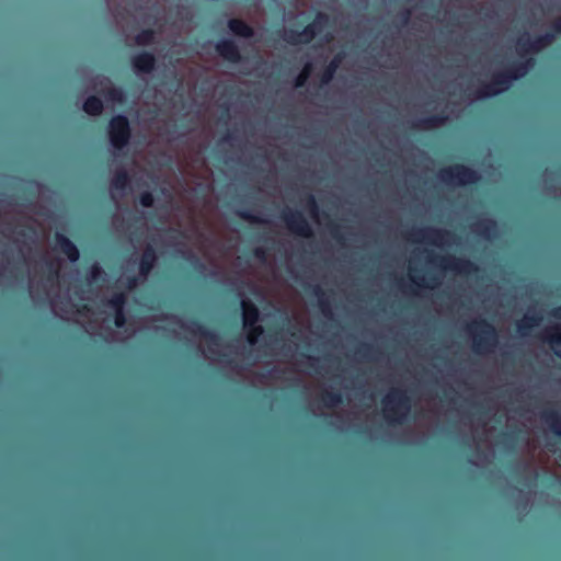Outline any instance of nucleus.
<instances>
[{"label": "nucleus", "instance_id": "nucleus-29", "mask_svg": "<svg viewBox=\"0 0 561 561\" xmlns=\"http://www.w3.org/2000/svg\"><path fill=\"white\" fill-rule=\"evenodd\" d=\"M156 41V32L152 28H145L135 36V43L139 46L152 45Z\"/></svg>", "mask_w": 561, "mask_h": 561}, {"label": "nucleus", "instance_id": "nucleus-52", "mask_svg": "<svg viewBox=\"0 0 561 561\" xmlns=\"http://www.w3.org/2000/svg\"><path fill=\"white\" fill-rule=\"evenodd\" d=\"M371 350H373L371 345H369V344H363V346L359 348V351H358V352H359L363 356H366V355H367V353H368L369 351H371Z\"/></svg>", "mask_w": 561, "mask_h": 561}, {"label": "nucleus", "instance_id": "nucleus-8", "mask_svg": "<svg viewBox=\"0 0 561 561\" xmlns=\"http://www.w3.org/2000/svg\"><path fill=\"white\" fill-rule=\"evenodd\" d=\"M280 218L287 229L294 234L302 238H311L313 236L312 228L301 211L286 208L282 211Z\"/></svg>", "mask_w": 561, "mask_h": 561}, {"label": "nucleus", "instance_id": "nucleus-35", "mask_svg": "<svg viewBox=\"0 0 561 561\" xmlns=\"http://www.w3.org/2000/svg\"><path fill=\"white\" fill-rule=\"evenodd\" d=\"M306 208L308 209L309 214L312 216V217H316L318 216L319 214V205L316 201V197L312 195V194H307L306 195Z\"/></svg>", "mask_w": 561, "mask_h": 561}, {"label": "nucleus", "instance_id": "nucleus-23", "mask_svg": "<svg viewBox=\"0 0 561 561\" xmlns=\"http://www.w3.org/2000/svg\"><path fill=\"white\" fill-rule=\"evenodd\" d=\"M541 417L556 435L561 436V412L547 409L542 412Z\"/></svg>", "mask_w": 561, "mask_h": 561}, {"label": "nucleus", "instance_id": "nucleus-36", "mask_svg": "<svg viewBox=\"0 0 561 561\" xmlns=\"http://www.w3.org/2000/svg\"><path fill=\"white\" fill-rule=\"evenodd\" d=\"M328 228H329V232L331 234V237L340 244H343L344 243V236L343 233L341 232V227L331 221L329 225H328Z\"/></svg>", "mask_w": 561, "mask_h": 561}, {"label": "nucleus", "instance_id": "nucleus-45", "mask_svg": "<svg viewBox=\"0 0 561 561\" xmlns=\"http://www.w3.org/2000/svg\"><path fill=\"white\" fill-rule=\"evenodd\" d=\"M458 528H413V530H457ZM508 530H518L519 528H507ZM530 533V530H534L535 528H525ZM551 530H554L556 528H550Z\"/></svg>", "mask_w": 561, "mask_h": 561}, {"label": "nucleus", "instance_id": "nucleus-10", "mask_svg": "<svg viewBox=\"0 0 561 561\" xmlns=\"http://www.w3.org/2000/svg\"><path fill=\"white\" fill-rule=\"evenodd\" d=\"M512 78L505 71L501 70L494 72L491 77L490 82L483 83L476 92L478 98H491L501 94L502 92L510 89L512 85Z\"/></svg>", "mask_w": 561, "mask_h": 561}, {"label": "nucleus", "instance_id": "nucleus-50", "mask_svg": "<svg viewBox=\"0 0 561 561\" xmlns=\"http://www.w3.org/2000/svg\"><path fill=\"white\" fill-rule=\"evenodd\" d=\"M552 30L554 31L556 34L561 33V16L553 22Z\"/></svg>", "mask_w": 561, "mask_h": 561}, {"label": "nucleus", "instance_id": "nucleus-11", "mask_svg": "<svg viewBox=\"0 0 561 561\" xmlns=\"http://www.w3.org/2000/svg\"><path fill=\"white\" fill-rule=\"evenodd\" d=\"M330 18L323 12H318L313 21L300 31L302 44H309L324 27L329 25Z\"/></svg>", "mask_w": 561, "mask_h": 561}, {"label": "nucleus", "instance_id": "nucleus-21", "mask_svg": "<svg viewBox=\"0 0 561 561\" xmlns=\"http://www.w3.org/2000/svg\"><path fill=\"white\" fill-rule=\"evenodd\" d=\"M343 59L344 53L340 51L330 60L320 76L321 84H328L332 81Z\"/></svg>", "mask_w": 561, "mask_h": 561}, {"label": "nucleus", "instance_id": "nucleus-20", "mask_svg": "<svg viewBox=\"0 0 561 561\" xmlns=\"http://www.w3.org/2000/svg\"><path fill=\"white\" fill-rule=\"evenodd\" d=\"M447 121L448 116L444 112H442L419 119L417 123L415 124V127L424 130H430L445 125Z\"/></svg>", "mask_w": 561, "mask_h": 561}, {"label": "nucleus", "instance_id": "nucleus-16", "mask_svg": "<svg viewBox=\"0 0 561 561\" xmlns=\"http://www.w3.org/2000/svg\"><path fill=\"white\" fill-rule=\"evenodd\" d=\"M19 526H122L121 524H20ZM124 526H207L206 524H125ZM217 526H221L218 524Z\"/></svg>", "mask_w": 561, "mask_h": 561}, {"label": "nucleus", "instance_id": "nucleus-5", "mask_svg": "<svg viewBox=\"0 0 561 561\" xmlns=\"http://www.w3.org/2000/svg\"><path fill=\"white\" fill-rule=\"evenodd\" d=\"M241 309L243 327L247 331V340L250 345L257 343L259 337L264 333V329L259 324L260 310L254 302L248 298L241 299Z\"/></svg>", "mask_w": 561, "mask_h": 561}, {"label": "nucleus", "instance_id": "nucleus-24", "mask_svg": "<svg viewBox=\"0 0 561 561\" xmlns=\"http://www.w3.org/2000/svg\"><path fill=\"white\" fill-rule=\"evenodd\" d=\"M545 340L552 347L556 356L561 359V324H557L547 330Z\"/></svg>", "mask_w": 561, "mask_h": 561}, {"label": "nucleus", "instance_id": "nucleus-9", "mask_svg": "<svg viewBox=\"0 0 561 561\" xmlns=\"http://www.w3.org/2000/svg\"><path fill=\"white\" fill-rule=\"evenodd\" d=\"M434 262L445 271L466 276L472 275L479 271V266L471 260L454 255L438 256Z\"/></svg>", "mask_w": 561, "mask_h": 561}, {"label": "nucleus", "instance_id": "nucleus-4", "mask_svg": "<svg viewBox=\"0 0 561 561\" xmlns=\"http://www.w3.org/2000/svg\"><path fill=\"white\" fill-rule=\"evenodd\" d=\"M438 176L445 184L460 186L478 184L481 179L477 170L460 163L442 169Z\"/></svg>", "mask_w": 561, "mask_h": 561}, {"label": "nucleus", "instance_id": "nucleus-1", "mask_svg": "<svg viewBox=\"0 0 561 561\" xmlns=\"http://www.w3.org/2000/svg\"><path fill=\"white\" fill-rule=\"evenodd\" d=\"M472 336V346L476 353L491 352L499 343V334L495 327L485 319H477L467 325Z\"/></svg>", "mask_w": 561, "mask_h": 561}, {"label": "nucleus", "instance_id": "nucleus-14", "mask_svg": "<svg viewBox=\"0 0 561 561\" xmlns=\"http://www.w3.org/2000/svg\"><path fill=\"white\" fill-rule=\"evenodd\" d=\"M158 262V254L153 245L147 244L144 249L139 263L138 272L141 277H148Z\"/></svg>", "mask_w": 561, "mask_h": 561}, {"label": "nucleus", "instance_id": "nucleus-27", "mask_svg": "<svg viewBox=\"0 0 561 561\" xmlns=\"http://www.w3.org/2000/svg\"><path fill=\"white\" fill-rule=\"evenodd\" d=\"M320 401L325 408H334L343 402V397L340 391L323 390Z\"/></svg>", "mask_w": 561, "mask_h": 561}, {"label": "nucleus", "instance_id": "nucleus-53", "mask_svg": "<svg viewBox=\"0 0 561 561\" xmlns=\"http://www.w3.org/2000/svg\"><path fill=\"white\" fill-rule=\"evenodd\" d=\"M236 137H234V134L233 133H227V135L225 137H222V141H230V140H233Z\"/></svg>", "mask_w": 561, "mask_h": 561}, {"label": "nucleus", "instance_id": "nucleus-17", "mask_svg": "<svg viewBox=\"0 0 561 561\" xmlns=\"http://www.w3.org/2000/svg\"><path fill=\"white\" fill-rule=\"evenodd\" d=\"M542 321V316L539 312H527L524 318L517 322V332L522 336H526L530 333L531 329L539 325Z\"/></svg>", "mask_w": 561, "mask_h": 561}, {"label": "nucleus", "instance_id": "nucleus-19", "mask_svg": "<svg viewBox=\"0 0 561 561\" xmlns=\"http://www.w3.org/2000/svg\"><path fill=\"white\" fill-rule=\"evenodd\" d=\"M228 28L233 35L239 37L252 38L254 36L253 27L238 18H232L228 21Z\"/></svg>", "mask_w": 561, "mask_h": 561}, {"label": "nucleus", "instance_id": "nucleus-30", "mask_svg": "<svg viewBox=\"0 0 561 561\" xmlns=\"http://www.w3.org/2000/svg\"><path fill=\"white\" fill-rule=\"evenodd\" d=\"M519 60H515L517 66V70L519 73V78H524L528 71L535 66V59L533 56L525 55L524 57H519Z\"/></svg>", "mask_w": 561, "mask_h": 561}, {"label": "nucleus", "instance_id": "nucleus-2", "mask_svg": "<svg viewBox=\"0 0 561 561\" xmlns=\"http://www.w3.org/2000/svg\"><path fill=\"white\" fill-rule=\"evenodd\" d=\"M383 416L390 424H401L411 410V399L401 389L391 390L383 399Z\"/></svg>", "mask_w": 561, "mask_h": 561}, {"label": "nucleus", "instance_id": "nucleus-31", "mask_svg": "<svg viewBox=\"0 0 561 561\" xmlns=\"http://www.w3.org/2000/svg\"><path fill=\"white\" fill-rule=\"evenodd\" d=\"M127 302V296L125 293H115L107 301L106 306L112 308L114 311L125 309Z\"/></svg>", "mask_w": 561, "mask_h": 561}, {"label": "nucleus", "instance_id": "nucleus-42", "mask_svg": "<svg viewBox=\"0 0 561 561\" xmlns=\"http://www.w3.org/2000/svg\"><path fill=\"white\" fill-rule=\"evenodd\" d=\"M104 271L102 270V267H100L98 264H94L91 270H90V279L91 280H99V279H104Z\"/></svg>", "mask_w": 561, "mask_h": 561}, {"label": "nucleus", "instance_id": "nucleus-34", "mask_svg": "<svg viewBox=\"0 0 561 561\" xmlns=\"http://www.w3.org/2000/svg\"><path fill=\"white\" fill-rule=\"evenodd\" d=\"M237 216L245 221L251 224H262L264 219L257 215H254L252 211L247 209L237 210Z\"/></svg>", "mask_w": 561, "mask_h": 561}, {"label": "nucleus", "instance_id": "nucleus-13", "mask_svg": "<svg viewBox=\"0 0 561 561\" xmlns=\"http://www.w3.org/2000/svg\"><path fill=\"white\" fill-rule=\"evenodd\" d=\"M215 50L222 59L231 64H238L242 60L237 44L230 38L219 39L215 44Z\"/></svg>", "mask_w": 561, "mask_h": 561}, {"label": "nucleus", "instance_id": "nucleus-22", "mask_svg": "<svg viewBox=\"0 0 561 561\" xmlns=\"http://www.w3.org/2000/svg\"><path fill=\"white\" fill-rule=\"evenodd\" d=\"M496 228V221L492 218H483L472 226L473 231L484 239H490L495 233Z\"/></svg>", "mask_w": 561, "mask_h": 561}, {"label": "nucleus", "instance_id": "nucleus-6", "mask_svg": "<svg viewBox=\"0 0 561 561\" xmlns=\"http://www.w3.org/2000/svg\"><path fill=\"white\" fill-rule=\"evenodd\" d=\"M414 241L424 240L432 244H450L456 241L457 236L450 230L434 227L414 228L409 232Z\"/></svg>", "mask_w": 561, "mask_h": 561}, {"label": "nucleus", "instance_id": "nucleus-33", "mask_svg": "<svg viewBox=\"0 0 561 561\" xmlns=\"http://www.w3.org/2000/svg\"><path fill=\"white\" fill-rule=\"evenodd\" d=\"M312 71V65L307 62L302 69V71L296 77L294 81L295 88H302L307 83V80Z\"/></svg>", "mask_w": 561, "mask_h": 561}, {"label": "nucleus", "instance_id": "nucleus-40", "mask_svg": "<svg viewBox=\"0 0 561 561\" xmlns=\"http://www.w3.org/2000/svg\"><path fill=\"white\" fill-rule=\"evenodd\" d=\"M126 320L125 309L114 311V324L116 328H123L126 324Z\"/></svg>", "mask_w": 561, "mask_h": 561}, {"label": "nucleus", "instance_id": "nucleus-46", "mask_svg": "<svg viewBox=\"0 0 561 561\" xmlns=\"http://www.w3.org/2000/svg\"><path fill=\"white\" fill-rule=\"evenodd\" d=\"M402 25H407L410 22L411 11L409 9L399 13Z\"/></svg>", "mask_w": 561, "mask_h": 561}, {"label": "nucleus", "instance_id": "nucleus-25", "mask_svg": "<svg viewBox=\"0 0 561 561\" xmlns=\"http://www.w3.org/2000/svg\"><path fill=\"white\" fill-rule=\"evenodd\" d=\"M104 105L100 98L90 95L85 99L82 110L91 116H99L103 112Z\"/></svg>", "mask_w": 561, "mask_h": 561}, {"label": "nucleus", "instance_id": "nucleus-47", "mask_svg": "<svg viewBox=\"0 0 561 561\" xmlns=\"http://www.w3.org/2000/svg\"><path fill=\"white\" fill-rule=\"evenodd\" d=\"M188 260L191 261V263H192L195 267H198V268H202V270L205 267V266H204V264L201 262V260H199L196 255H194V254H192V253H190V255H188Z\"/></svg>", "mask_w": 561, "mask_h": 561}, {"label": "nucleus", "instance_id": "nucleus-26", "mask_svg": "<svg viewBox=\"0 0 561 561\" xmlns=\"http://www.w3.org/2000/svg\"><path fill=\"white\" fill-rule=\"evenodd\" d=\"M312 293L318 297L319 307L323 316L331 318L333 314L331 302L325 291L319 285H316L312 287Z\"/></svg>", "mask_w": 561, "mask_h": 561}, {"label": "nucleus", "instance_id": "nucleus-55", "mask_svg": "<svg viewBox=\"0 0 561 561\" xmlns=\"http://www.w3.org/2000/svg\"><path fill=\"white\" fill-rule=\"evenodd\" d=\"M536 477H537V474H530V473H528V478H527V480H526L525 484H526V485H529V484H530V482H531Z\"/></svg>", "mask_w": 561, "mask_h": 561}, {"label": "nucleus", "instance_id": "nucleus-3", "mask_svg": "<svg viewBox=\"0 0 561 561\" xmlns=\"http://www.w3.org/2000/svg\"><path fill=\"white\" fill-rule=\"evenodd\" d=\"M107 137L111 146L117 152L127 147L131 138V127L127 116L117 114L111 117L107 126Z\"/></svg>", "mask_w": 561, "mask_h": 561}, {"label": "nucleus", "instance_id": "nucleus-49", "mask_svg": "<svg viewBox=\"0 0 561 561\" xmlns=\"http://www.w3.org/2000/svg\"><path fill=\"white\" fill-rule=\"evenodd\" d=\"M550 316L554 319H558V320H561V305L553 308L551 311H550Z\"/></svg>", "mask_w": 561, "mask_h": 561}, {"label": "nucleus", "instance_id": "nucleus-51", "mask_svg": "<svg viewBox=\"0 0 561 561\" xmlns=\"http://www.w3.org/2000/svg\"><path fill=\"white\" fill-rule=\"evenodd\" d=\"M137 284H138V278L137 277H135V276L129 277L128 278V283H127V288L128 289H133V288H135L137 286Z\"/></svg>", "mask_w": 561, "mask_h": 561}, {"label": "nucleus", "instance_id": "nucleus-15", "mask_svg": "<svg viewBox=\"0 0 561 561\" xmlns=\"http://www.w3.org/2000/svg\"><path fill=\"white\" fill-rule=\"evenodd\" d=\"M57 249L67 256L71 263H76L80 257L77 245L65 234L57 232L55 234Z\"/></svg>", "mask_w": 561, "mask_h": 561}, {"label": "nucleus", "instance_id": "nucleus-48", "mask_svg": "<svg viewBox=\"0 0 561 561\" xmlns=\"http://www.w3.org/2000/svg\"><path fill=\"white\" fill-rule=\"evenodd\" d=\"M254 256L260 259V260H265L266 257V251L262 248H256L254 250Z\"/></svg>", "mask_w": 561, "mask_h": 561}, {"label": "nucleus", "instance_id": "nucleus-44", "mask_svg": "<svg viewBox=\"0 0 561 561\" xmlns=\"http://www.w3.org/2000/svg\"><path fill=\"white\" fill-rule=\"evenodd\" d=\"M301 356L308 360V367L318 373L317 364L319 363V358L308 354H301Z\"/></svg>", "mask_w": 561, "mask_h": 561}, {"label": "nucleus", "instance_id": "nucleus-56", "mask_svg": "<svg viewBox=\"0 0 561 561\" xmlns=\"http://www.w3.org/2000/svg\"><path fill=\"white\" fill-rule=\"evenodd\" d=\"M548 526H549V527H552L553 525H552V524H549Z\"/></svg>", "mask_w": 561, "mask_h": 561}, {"label": "nucleus", "instance_id": "nucleus-38", "mask_svg": "<svg viewBox=\"0 0 561 561\" xmlns=\"http://www.w3.org/2000/svg\"><path fill=\"white\" fill-rule=\"evenodd\" d=\"M105 95L112 101L121 102L123 100L124 93L121 88L110 87L106 90Z\"/></svg>", "mask_w": 561, "mask_h": 561}, {"label": "nucleus", "instance_id": "nucleus-18", "mask_svg": "<svg viewBox=\"0 0 561 561\" xmlns=\"http://www.w3.org/2000/svg\"><path fill=\"white\" fill-rule=\"evenodd\" d=\"M187 330L196 335H199L201 337H204L211 344H218L219 336L216 334L213 330L207 328L205 324H203L199 320L193 319L190 322V327Z\"/></svg>", "mask_w": 561, "mask_h": 561}, {"label": "nucleus", "instance_id": "nucleus-43", "mask_svg": "<svg viewBox=\"0 0 561 561\" xmlns=\"http://www.w3.org/2000/svg\"><path fill=\"white\" fill-rule=\"evenodd\" d=\"M46 267L48 271V278L55 279L59 275V268L54 261H46Z\"/></svg>", "mask_w": 561, "mask_h": 561}, {"label": "nucleus", "instance_id": "nucleus-32", "mask_svg": "<svg viewBox=\"0 0 561 561\" xmlns=\"http://www.w3.org/2000/svg\"><path fill=\"white\" fill-rule=\"evenodd\" d=\"M278 33H282L283 39L286 43H288L289 45L302 44L300 31L289 28V30L278 31Z\"/></svg>", "mask_w": 561, "mask_h": 561}, {"label": "nucleus", "instance_id": "nucleus-54", "mask_svg": "<svg viewBox=\"0 0 561 561\" xmlns=\"http://www.w3.org/2000/svg\"><path fill=\"white\" fill-rule=\"evenodd\" d=\"M322 39L324 43H330L333 39V36L331 33H327Z\"/></svg>", "mask_w": 561, "mask_h": 561}, {"label": "nucleus", "instance_id": "nucleus-37", "mask_svg": "<svg viewBox=\"0 0 561 561\" xmlns=\"http://www.w3.org/2000/svg\"><path fill=\"white\" fill-rule=\"evenodd\" d=\"M138 202L142 207L150 208L154 204V196L150 191L140 193Z\"/></svg>", "mask_w": 561, "mask_h": 561}, {"label": "nucleus", "instance_id": "nucleus-41", "mask_svg": "<svg viewBox=\"0 0 561 561\" xmlns=\"http://www.w3.org/2000/svg\"><path fill=\"white\" fill-rule=\"evenodd\" d=\"M503 71H505L506 73H508V76L511 77H514V78H510V80L512 82L514 81H517L519 80V73H518V70H517V66L515 64V61H512L511 64H508L504 69Z\"/></svg>", "mask_w": 561, "mask_h": 561}, {"label": "nucleus", "instance_id": "nucleus-12", "mask_svg": "<svg viewBox=\"0 0 561 561\" xmlns=\"http://www.w3.org/2000/svg\"><path fill=\"white\" fill-rule=\"evenodd\" d=\"M130 64L135 72L149 75L154 70L157 59L153 53L142 50L130 58Z\"/></svg>", "mask_w": 561, "mask_h": 561}, {"label": "nucleus", "instance_id": "nucleus-39", "mask_svg": "<svg viewBox=\"0 0 561 561\" xmlns=\"http://www.w3.org/2000/svg\"><path fill=\"white\" fill-rule=\"evenodd\" d=\"M411 279L417 287H426V288H432L434 285L437 284V280H438L437 277H435V276H431L426 280L424 278H420L421 282H419V278H416V277H412Z\"/></svg>", "mask_w": 561, "mask_h": 561}, {"label": "nucleus", "instance_id": "nucleus-28", "mask_svg": "<svg viewBox=\"0 0 561 561\" xmlns=\"http://www.w3.org/2000/svg\"><path fill=\"white\" fill-rule=\"evenodd\" d=\"M130 183L129 173L125 169H119L115 172L112 179V187L117 191H125Z\"/></svg>", "mask_w": 561, "mask_h": 561}, {"label": "nucleus", "instance_id": "nucleus-7", "mask_svg": "<svg viewBox=\"0 0 561 561\" xmlns=\"http://www.w3.org/2000/svg\"><path fill=\"white\" fill-rule=\"evenodd\" d=\"M554 31L546 32L545 34L537 35L533 39L530 37H520L517 41V54L519 57H524L525 55L538 54L543 48L551 45L556 39Z\"/></svg>", "mask_w": 561, "mask_h": 561}]
</instances>
